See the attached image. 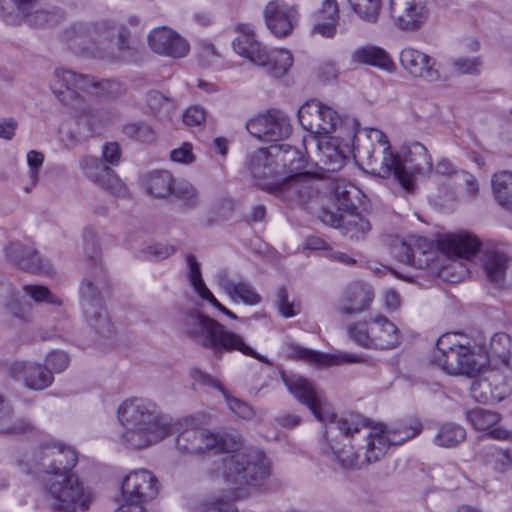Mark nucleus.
<instances>
[{
  "instance_id": "nucleus-4",
  "label": "nucleus",
  "mask_w": 512,
  "mask_h": 512,
  "mask_svg": "<svg viewBox=\"0 0 512 512\" xmlns=\"http://www.w3.org/2000/svg\"><path fill=\"white\" fill-rule=\"evenodd\" d=\"M117 415L125 429L122 440L133 449L147 448L175 430L170 417L163 414L155 402L146 398L125 400L119 406Z\"/></svg>"
},
{
  "instance_id": "nucleus-30",
  "label": "nucleus",
  "mask_w": 512,
  "mask_h": 512,
  "mask_svg": "<svg viewBox=\"0 0 512 512\" xmlns=\"http://www.w3.org/2000/svg\"><path fill=\"white\" fill-rule=\"evenodd\" d=\"M191 375L200 383L219 390L223 394L229 410L235 416L245 420L251 419L254 416V411L250 405L241 399L230 395L229 392L221 385V383L210 374L202 371L199 368H193L191 370Z\"/></svg>"
},
{
  "instance_id": "nucleus-58",
  "label": "nucleus",
  "mask_w": 512,
  "mask_h": 512,
  "mask_svg": "<svg viewBox=\"0 0 512 512\" xmlns=\"http://www.w3.org/2000/svg\"><path fill=\"white\" fill-rule=\"evenodd\" d=\"M23 290L25 296L29 295L36 302H46L53 305L62 304V301L43 285H25Z\"/></svg>"
},
{
  "instance_id": "nucleus-47",
  "label": "nucleus",
  "mask_w": 512,
  "mask_h": 512,
  "mask_svg": "<svg viewBox=\"0 0 512 512\" xmlns=\"http://www.w3.org/2000/svg\"><path fill=\"white\" fill-rule=\"evenodd\" d=\"M122 133L128 139L146 144L153 143L156 138L153 127L143 120L126 123L122 127Z\"/></svg>"
},
{
  "instance_id": "nucleus-40",
  "label": "nucleus",
  "mask_w": 512,
  "mask_h": 512,
  "mask_svg": "<svg viewBox=\"0 0 512 512\" xmlns=\"http://www.w3.org/2000/svg\"><path fill=\"white\" fill-rule=\"evenodd\" d=\"M279 146L283 147L279 156V165L282 166L280 174L283 176L309 174L305 171L307 166L306 158L298 149L284 144Z\"/></svg>"
},
{
  "instance_id": "nucleus-56",
  "label": "nucleus",
  "mask_w": 512,
  "mask_h": 512,
  "mask_svg": "<svg viewBox=\"0 0 512 512\" xmlns=\"http://www.w3.org/2000/svg\"><path fill=\"white\" fill-rule=\"evenodd\" d=\"M233 486L234 491L232 497H230L228 500H224L223 498L219 497L205 502L203 504V512H238V509L234 506L233 501L240 497L236 490L242 488L243 486Z\"/></svg>"
},
{
  "instance_id": "nucleus-7",
  "label": "nucleus",
  "mask_w": 512,
  "mask_h": 512,
  "mask_svg": "<svg viewBox=\"0 0 512 512\" xmlns=\"http://www.w3.org/2000/svg\"><path fill=\"white\" fill-rule=\"evenodd\" d=\"M117 28L109 21L102 20L97 23L77 24L68 29L64 37L72 42V48H79L81 53L90 54L93 57L113 60V53L108 51L111 46Z\"/></svg>"
},
{
  "instance_id": "nucleus-6",
  "label": "nucleus",
  "mask_w": 512,
  "mask_h": 512,
  "mask_svg": "<svg viewBox=\"0 0 512 512\" xmlns=\"http://www.w3.org/2000/svg\"><path fill=\"white\" fill-rule=\"evenodd\" d=\"M377 141L383 146V156L378 175L388 178L391 175L407 193L415 187V176L432 171V158L427 148L420 142L406 146L403 155L393 152L387 136L378 129H371Z\"/></svg>"
},
{
  "instance_id": "nucleus-21",
  "label": "nucleus",
  "mask_w": 512,
  "mask_h": 512,
  "mask_svg": "<svg viewBox=\"0 0 512 512\" xmlns=\"http://www.w3.org/2000/svg\"><path fill=\"white\" fill-rule=\"evenodd\" d=\"M9 375L21 381L30 390L40 391L49 387L54 380L46 366L29 361H14L8 368Z\"/></svg>"
},
{
  "instance_id": "nucleus-31",
  "label": "nucleus",
  "mask_w": 512,
  "mask_h": 512,
  "mask_svg": "<svg viewBox=\"0 0 512 512\" xmlns=\"http://www.w3.org/2000/svg\"><path fill=\"white\" fill-rule=\"evenodd\" d=\"M217 283L232 301L239 300L248 306H256L262 301L261 295L248 281H233L227 273H221L217 277Z\"/></svg>"
},
{
  "instance_id": "nucleus-15",
  "label": "nucleus",
  "mask_w": 512,
  "mask_h": 512,
  "mask_svg": "<svg viewBox=\"0 0 512 512\" xmlns=\"http://www.w3.org/2000/svg\"><path fill=\"white\" fill-rule=\"evenodd\" d=\"M389 11L394 26L403 32H418L430 17L428 0H390Z\"/></svg>"
},
{
  "instance_id": "nucleus-2",
  "label": "nucleus",
  "mask_w": 512,
  "mask_h": 512,
  "mask_svg": "<svg viewBox=\"0 0 512 512\" xmlns=\"http://www.w3.org/2000/svg\"><path fill=\"white\" fill-rule=\"evenodd\" d=\"M77 462L73 448L55 443L42 444L33 455L28 473L45 474V489L57 511L85 512L92 501L91 492L71 473Z\"/></svg>"
},
{
  "instance_id": "nucleus-1",
  "label": "nucleus",
  "mask_w": 512,
  "mask_h": 512,
  "mask_svg": "<svg viewBox=\"0 0 512 512\" xmlns=\"http://www.w3.org/2000/svg\"><path fill=\"white\" fill-rule=\"evenodd\" d=\"M203 432L202 439L194 440L189 453L200 454L213 450L220 455L221 473L229 485L260 486L271 474V464L266 454L248 447L240 433L196 428Z\"/></svg>"
},
{
  "instance_id": "nucleus-59",
  "label": "nucleus",
  "mask_w": 512,
  "mask_h": 512,
  "mask_svg": "<svg viewBox=\"0 0 512 512\" xmlns=\"http://www.w3.org/2000/svg\"><path fill=\"white\" fill-rule=\"evenodd\" d=\"M482 63L483 60L481 56L474 58L459 57L451 60L453 69L463 75L478 74Z\"/></svg>"
},
{
  "instance_id": "nucleus-20",
  "label": "nucleus",
  "mask_w": 512,
  "mask_h": 512,
  "mask_svg": "<svg viewBox=\"0 0 512 512\" xmlns=\"http://www.w3.org/2000/svg\"><path fill=\"white\" fill-rule=\"evenodd\" d=\"M5 254L8 261L23 271L44 275H52L54 272L47 259H42L37 251L19 241L11 242L5 248Z\"/></svg>"
},
{
  "instance_id": "nucleus-5",
  "label": "nucleus",
  "mask_w": 512,
  "mask_h": 512,
  "mask_svg": "<svg viewBox=\"0 0 512 512\" xmlns=\"http://www.w3.org/2000/svg\"><path fill=\"white\" fill-rule=\"evenodd\" d=\"M183 333L195 345L211 350L216 358H221L224 353L239 351L261 362H267L266 358L257 353L243 339L215 319L198 313H189L183 316Z\"/></svg>"
},
{
  "instance_id": "nucleus-63",
  "label": "nucleus",
  "mask_w": 512,
  "mask_h": 512,
  "mask_svg": "<svg viewBox=\"0 0 512 512\" xmlns=\"http://www.w3.org/2000/svg\"><path fill=\"white\" fill-rule=\"evenodd\" d=\"M44 161V155L36 150H30L27 153V164L29 166V176L33 183H36L39 180V169L42 167Z\"/></svg>"
},
{
  "instance_id": "nucleus-19",
  "label": "nucleus",
  "mask_w": 512,
  "mask_h": 512,
  "mask_svg": "<svg viewBox=\"0 0 512 512\" xmlns=\"http://www.w3.org/2000/svg\"><path fill=\"white\" fill-rule=\"evenodd\" d=\"M150 49L163 56L183 58L189 50V43L176 31L166 26L154 28L148 35Z\"/></svg>"
},
{
  "instance_id": "nucleus-53",
  "label": "nucleus",
  "mask_w": 512,
  "mask_h": 512,
  "mask_svg": "<svg viewBox=\"0 0 512 512\" xmlns=\"http://www.w3.org/2000/svg\"><path fill=\"white\" fill-rule=\"evenodd\" d=\"M81 118H85L88 124V130L92 133L107 124L112 116L110 113L102 109L84 108L80 114Z\"/></svg>"
},
{
  "instance_id": "nucleus-54",
  "label": "nucleus",
  "mask_w": 512,
  "mask_h": 512,
  "mask_svg": "<svg viewBox=\"0 0 512 512\" xmlns=\"http://www.w3.org/2000/svg\"><path fill=\"white\" fill-rule=\"evenodd\" d=\"M353 192H356V187L353 185H347L342 183L336 184L334 194L337 201L338 210H343L351 213L356 209V206L351 197V194Z\"/></svg>"
},
{
  "instance_id": "nucleus-8",
  "label": "nucleus",
  "mask_w": 512,
  "mask_h": 512,
  "mask_svg": "<svg viewBox=\"0 0 512 512\" xmlns=\"http://www.w3.org/2000/svg\"><path fill=\"white\" fill-rule=\"evenodd\" d=\"M348 334L356 344L365 348L391 350L401 343L398 327L381 314L351 324Z\"/></svg>"
},
{
  "instance_id": "nucleus-35",
  "label": "nucleus",
  "mask_w": 512,
  "mask_h": 512,
  "mask_svg": "<svg viewBox=\"0 0 512 512\" xmlns=\"http://www.w3.org/2000/svg\"><path fill=\"white\" fill-rule=\"evenodd\" d=\"M351 63L369 65L388 72L395 68L389 54L383 48L374 45H364L356 48L351 53Z\"/></svg>"
},
{
  "instance_id": "nucleus-32",
  "label": "nucleus",
  "mask_w": 512,
  "mask_h": 512,
  "mask_svg": "<svg viewBox=\"0 0 512 512\" xmlns=\"http://www.w3.org/2000/svg\"><path fill=\"white\" fill-rule=\"evenodd\" d=\"M374 298L372 289L362 283H354L345 291L339 312L343 315H354L366 311Z\"/></svg>"
},
{
  "instance_id": "nucleus-18",
  "label": "nucleus",
  "mask_w": 512,
  "mask_h": 512,
  "mask_svg": "<svg viewBox=\"0 0 512 512\" xmlns=\"http://www.w3.org/2000/svg\"><path fill=\"white\" fill-rule=\"evenodd\" d=\"M314 178L311 174L286 175L280 174L276 182L266 185L269 193L281 196L288 201L303 205L314 195Z\"/></svg>"
},
{
  "instance_id": "nucleus-22",
  "label": "nucleus",
  "mask_w": 512,
  "mask_h": 512,
  "mask_svg": "<svg viewBox=\"0 0 512 512\" xmlns=\"http://www.w3.org/2000/svg\"><path fill=\"white\" fill-rule=\"evenodd\" d=\"M470 393L476 401L481 403L500 402L512 393V387L502 374L490 367L487 376L472 384Z\"/></svg>"
},
{
  "instance_id": "nucleus-60",
  "label": "nucleus",
  "mask_w": 512,
  "mask_h": 512,
  "mask_svg": "<svg viewBox=\"0 0 512 512\" xmlns=\"http://www.w3.org/2000/svg\"><path fill=\"white\" fill-rule=\"evenodd\" d=\"M70 358L64 351H51L46 356L47 368L52 374L63 372L69 365Z\"/></svg>"
},
{
  "instance_id": "nucleus-42",
  "label": "nucleus",
  "mask_w": 512,
  "mask_h": 512,
  "mask_svg": "<svg viewBox=\"0 0 512 512\" xmlns=\"http://www.w3.org/2000/svg\"><path fill=\"white\" fill-rule=\"evenodd\" d=\"M461 353H463L464 356L460 358V365L462 367L459 371V375L476 377L480 375L486 368V365L489 364L488 353L483 354L476 352L468 345H463V351Z\"/></svg>"
},
{
  "instance_id": "nucleus-10",
  "label": "nucleus",
  "mask_w": 512,
  "mask_h": 512,
  "mask_svg": "<svg viewBox=\"0 0 512 512\" xmlns=\"http://www.w3.org/2000/svg\"><path fill=\"white\" fill-rule=\"evenodd\" d=\"M158 493L159 482L152 472L146 469L132 471L122 481L123 503L115 512H145V503L156 498Z\"/></svg>"
},
{
  "instance_id": "nucleus-46",
  "label": "nucleus",
  "mask_w": 512,
  "mask_h": 512,
  "mask_svg": "<svg viewBox=\"0 0 512 512\" xmlns=\"http://www.w3.org/2000/svg\"><path fill=\"white\" fill-rule=\"evenodd\" d=\"M352 11L364 22L377 23L382 7V0H347Z\"/></svg>"
},
{
  "instance_id": "nucleus-17",
  "label": "nucleus",
  "mask_w": 512,
  "mask_h": 512,
  "mask_svg": "<svg viewBox=\"0 0 512 512\" xmlns=\"http://www.w3.org/2000/svg\"><path fill=\"white\" fill-rule=\"evenodd\" d=\"M80 167L88 179L111 195L119 198L129 196L126 184L112 168L105 165L99 158L92 156L84 157L80 162Z\"/></svg>"
},
{
  "instance_id": "nucleus-9",
  "label": "nucleus",
  "mask_w": 512,
  "mask_h": 512,
  "mask_svg": "<svg viewBox=\"0 0 512 512\" xmlns=\"http://www.w3.org/2000/svg\"><path fill=\"white\" fill-rule=\"evenodd\" d=\"M109 291V282L102 268L91 278L82 281L79 289L80 304L90 326L98 333L110 332V321L103 304Z\"/></svg>"
},
{
  "instance_id": "nucleus-36",
  "label": "nucleus",
  "mask_w": 512,
  "mask_h": 512,
  "mask_svg": "<svg viewBox=\"0 0 512 512\" xmlns=\"http://www.w3.org/2000/svg\"><path fill=\"white\" fill-rule=\"evenodd\" d=\"M509 264L508 255L498 249L486 250L483 256V268L489 282L498 287L505 283L507 268Z\"/></svg>"
},
{
  "instance_id": "nucleus-37",
  "label": "nucleus",
  "mask_w": 512,
  "mask_h": 512,
  "mask_svg": "<svg viewBox=\"0 0 512 512\" xmlns=\"http://www.w3.org/2000/svg\"><path fill=\"white\" fill-rule=\"evenodd\" d=\"M291 350L297 358L323 366H332L339 363H358L362 361V358L355 354L341 353L339 355H330L300 345H292Z\"/></svg>"
},
{
  "instance_id": "nucleus-29",
  "label": "nucleus",
  "mask_w": 512,
  "mask_h": 512,
  "mask_svg": "<svg viewBox=\"0 0 512 512\" xmlns=\"http://www.w3.org/2000/svg\"><path fill=\"white\" fill-rule=\"evenodd\" d=\"M480 247V240L466 232L448 234L439 241V248L443 252L460 259H470L479 252Z\"/></svg>"
},
{
  "instance_id": "nucleus-51",
  "label": "nucleus",
  "mask_w": 512,
  "mask_h": 512,
  "mask_svg": "<svg viewBox=\"0 0 512 512\" xmlns=\"http://www.w3.org/2000/svg\"><path fill=\"white\" fill-rule=\"evenodd\" d=\"M198 56L201 65L220 69L224 66L222 54L208 40L198 43Z\"/></svg>"
},
{
  "instance_id": "nucleus-23",
  "label": "nucleus",
  "mask_w": 512,
  "mask_h": 512,
  "mask_svg": "<svg viewBox=\"0 0 512 512\" xmlns=\"http://www.w3.org/2000/svg\"><path fill=\"white\" fill-rule=\"evenodd\" d=\"M266 25L277 37L288 36L298 21L296 7L289 6L283 1H270L263 11Z\"/></svg>"
},
{
  "instance_id": "nucleus-55",
  "label": "nucleus",
  "mask_w": 512,
  "mask_h": 512,
  "mask_svg": "<svg viewBox=\"0 0 512 512\" xmlns=\"http://www.w3.org/2000/svg\"><path fill=\"white\" fill-rule=\"evenodd\" d=\"M56 17L57 14L54 11L40 8L39 5L36 9L29 12L22 22H26L31 27L39 28L55 23Z\"/></svg>"
},
{
  "instance_id": "nucleus-26",
  "label": "nucleus",
  "mask_w": 512,
  "mask_h": 512,
  "mask_svg": "<svg viewBox=\"0 0 512 512\" xmlns=\"http://www.w3.org/2000/svg\"><path fill=\"white\" fill-rule=\"evenodd\" d=\"M489 366L502 374L512 387V338L503 332L492 336L488 347Z\"/></svg>"
},
{
  "instance_id": "nucleus-16",
  "label": "nucleus",
  "mask_w": 512,
  "mask_h": 512,
  "mask_svg": "<svg viewBox=\"0 0 512 512\" xmlns=\"http://www.w3.org/2000/svg\"><path fill=\"white\" fill-rule=\"evenodd\" d=\"M246 129L252 136L263 141L283 140L291 133L288 117L277 109L250 119L246 123Z\"/></svg>"
},
{
  "instance_id": "nucleus-39",
  "label": "nucleus",
  "mask_w": 512,
  "mask_h": 512,
  "mask_svg": "<svg viewBox=\"0 0 512 512\" xmlns=\"http://www.w3.org/2000/svg\"><path fill=\"white\" fill-rule=\"evenodd\" d=\"M32 428L28 419L14 417L12 407L0 396V434H20Z\"/></svg>"
},
{
  "instance_id": "nucleus-3",
  "label": "nucleus",
  "mask_w": 512,
  "mask_h": 512,
  "mask_svg": "<svg viewBox=\"0 0 512 512\" xmlns=\"http://www.w3.org/2000/svg\"><path fill=\"white\" fill-rule=\"evenodd\" d=\"M281 379L295 399L307 406L314 417L324 424L323 435L329 442L333 456L340 466L345 469L360 468L358 455L351 445L344 444L342 448H338L334 444L337 433L350 437L365 427L360 416L349 414L338 417L328 400L318 393L310 380L302 376L281 373Z\"/></svg>"
},
{
  "instance_id": "nucleus-62",
  "label": "nucleus",
  "mask_w": 512,
  "mask_h": 512,
  "mask_svg": "<svg viewBox=\"0 0 512 512\" xmlns=\"http://www.w3.org/2000/svg\"><path fill=\"white\" fill-rule=\"evenodd\" d=\"M204 435L196 428L186 429L176 437V445L180 451L189 453V447H192L194 440L202 439Z\"/></svg>"
},
{
  "instance_id": "nucleus-38",
  "label": "nucleus",
  "mask_w": 512,
  "mask_h": 512,
  "mask_svg": "<svg viewBox=\"0 0 512 512\" xmlns=\"http://www.w3.org/2000/svg\"><path fill=\"white\" fill-rule=\"evenodd\" d=\"M41 0H0V16L10 25H19Z\"/></svg>"
},
{
  "instance_id": "nucleus-41",
  "label": "nucleus",
  "mask_w": 512,
  "mask_h": 512,
  "mask_svg": "<svg viewBox=\"0 0 512 512\" xmlns=\"http://www.w3.org/2000/svg\"><path fill=\"white\" fill-rule=\"evenodd\" d=\"M494 198L505 210L512 211V171L495 173L491 180Z\"/></svg>"
},
{
  "instance_id": "nucleus-45",
  "label": "nucleus",
  "mask_w": 512,
  "mask_h": 512,
  "mask_svg": "<svg viewBox=\"0 0 512 512\" xmlns=\"http://www.w3.org/2000/svg\"><path fill=\"white\" fill-rule=\"evenodd\" d=\"M268 60L260 66H266L271 77L281 78L287 74L293 64V56L286 49L267 52Z\"/></svg>"
},
{
  "instance_id": "nucleus-28",
  "label": "nucleus",
  "mask_w": 512,
  "mask_h": 512,
  "mask_svg": "<svg viewBox=\"0 0 512 512\" xmlns=\"http://www.w3.org/2000/svg\"><path fill=\"white\" fill-rule=\"evenodd\" d=\"M6 323L11 328H19L22 332L28 333L27 325L31 320V304L27 301L25 294L21 291L11 290L4 301Z\"/></svg>"
},
{
  "instance_id": "nucleus-33",
  "label": "nucleus",
  "mask_w": 512,
  "mask_h": 512,
  "mask_svg": "<svg viewBox=\"0 0 512 512\" xmlns=\"http://www.w3.org/2000/svg\"><path fill=\"white\" fill-rule=\"evenodd\" d=\"M466 418L472 423L475 429L485 431L486 435L490 438L497 440H507L511 437V433L501 427H496L501 420L500 414L476 408L466 412Z\"/></svg>"
},
{
  "instance_id": "nucleus-52",
  "label": "nucleus",
  "mask_w": 512,
  "mask_h": 512,
  "mask_svg": "<svg viewBox=\"0 0 512 512\" xmlns=\"http://www.w3.org/2000/svg\"><path fill=\"white\" fill-rule=\"evenodd\" d=\"M171 195L181 201L186 208H193L198 204V193L195 187L186 180L174 181Z\"/></svg>"
},
{
  "instance_id": "nucleus-25",
  "label": "nucleus",
  "mask_w": 512,
  "mask_h": 512,
  "mask_svg": "<svg viewBox=\"0 0 512 512\" xmlns=\"http://www.w3.org/2000/svg\"><path fill=\"white\" fill-rule=\"evenodd\" d=\"M456 334L446 333L436 341L432 362L449 375H459L463 344L456 341Z\"/></svg>"
},
{
  "instance_id": "nucleus-64",
  "label": "nucleus",
  "mask_w": 512,
  "mask_h": 512,
  "mask_svg": "<svg viewBox=\"0 0 512 512\" xmlns=\"http://www.w3.org/2000/svg\"><path fill=\"white\" fill-rule=\"evenodd\" d=\"M277 306L281 316L285 318L294 317L298 312L294 304L288 300V292L285 287H280L277 292Z\"/></svg>"
},
{
  "instance_id": "nucleus-11",
  "label": "nucleus",
  "mask_w": 512,
  "mask_h": 512,
  "mask_svg": "<svg viewBox=\"0 0 512 512\" xmlns=\"http://www.w3.org/2000/svg\"><path fill=\"white\" fill-rule=\"evenodd\" d=\"M421 431V422L414 420L409 424H399L387 430L369 432L366 436L365 463L378 461L390 446L401 445L419 435Z\"/></svg>"
},
{
  "instance_id": "nucleus-48",
  "label": "nucleus",
  "mask_w": 512,
  "mask_h": 512,
  "mask_svg": "<svg viewBox=\"0 0 512 512\" xmlns=\"http://www.w3.org/2000/svg\"><path fill=\"white\" fill-rule=\"evenodd\" d=\"M144 101L151 113L157 117L167 118L174 109L173 100L157 90L148 91Z\"/></svg>"
},
{
  "instance_id": "nucleus-13",
  "label": "nucleus",
  "mask_w": 512,
  "mask_h": 512,
  "mask_svg": "<svg viewBox=\"0 0 512 512\" xmlns=\"http://www.w3.org/2000/svg\"><path fill=\"white\" fill-rule=\"evenodd\" d=\"M103 83H97L94 78L78 74L71 70L59 68L54 71L51 89L60 102L75 106L79 102L80 92H88Z\"/></svg>"
},
{
  "instance_id": "nucleus-49",
  "label": "nucleus",
  "mask_w": 512,
  "mask_h": 512,
  "mask_svg": "<svg viewBox=\"0 0 512 512\" xmlns=\"http://www.w3.org/2000/svg\"><path fill=\"white\" fill-rule=\"evenodd\" d=\"M318 149L320 152V162L325 166V170L337 171L344 166L346 156L337 146L326 142L325 144H319Z\"/></svg>"
},
{
  "instance_id": "nucleus-57",
  "label": "nucleus",
  "mask_w": 512,
  "mask_h": 512,
  "mask_svg": "<svg viewBox=\"0 0 512 512\" xmlns=\"http://www.w3.org/2000/svg\"><path fill=\"white\" fill-rule=\"evenodd\" d=\"M412 238L408 240H396L391 246L392 255L401 263L415 265L416 250L411 247Z\"/></svg>"
},
{
  "instance_id": "nucleus-34",
  "label": "nucleus",
  "mask_w": 512,
  "mask_h": 512,
  "mask_svg": "<svg viewBox=\"0 0 512 512\" xmlns=\"http://www.w3.org/2000/svg\"><path fill=\"white\" fill-rule=\"evenodd\" d=\"M187 264L189 267V279L190 283L194 289V291L197 293V295L207 302H209L214 308H216L218 311L226 315L232 320L238 319V316L227 309L224 305H222L212 294V292L208 289V287L205 285L202 273L200 269V264L197 261V258L194 255H188L187 256Z\"/></svg>"
},
{
  "instance_id": "nucleus-44",
  "label": "nucleus",
  "mask_w": 512,
  "mask_h": 512,
  "mask_svg": "<svg viewBox=\"0 0 512 512\" xmlns=\"http://www.w3.org/2000/svg\"><path fill=\"white\" fill-rule=\"evenodd\" d=\"M174 178L168 171H155L145 180L146 191L155 198H166L172 194Z\"/></svg>"
},
{
  "instance_id": "nucleus-27",
  "label": "nucleus",
  "mask_w": 512,
  "mask_h": 512,
  "mask_svg": "<svg viewBox=\"0 0 512 512\" xmlns=\"http://www.w3.org/2000/svg\"><path fill=\"white\" fill-rule=\"evenodd\" d=\"M237 31L239 35L232 41L234 51L255 65L265 63L268 60L267 51L256 39L251 25L239 24Z\"/></svg>"
},
{
  "instance_id": "nucleus-24",
  "label": "nucleus",
  "mask_w": 512,
  "mask_h": 512,
  "mask_svg": "<svg viewBox=\"0 0 512 512\" xmlns=\"http://www.w3.org/2000/svg\"><path fill=\"white\" fill-rule=\"evenodd\" d=\"M399 61L403 69L412 77L421 78L428 82L440 80L441 76L438 69H436V60L417 49L404 48L400 52Z\"/></svg>"
},
{
  "instance_id": "nucleus-50",
  "label": "nucleus",
  "mask_w": 512,
  "mask_h": 512,
  "mask_svg": "<svg viewBox=\"0 0 512 512\" xmlns=\"http://www.w3.org/2000/svg\"><path fill=\"white\" fill-rule=\"evenodd\" d=\"M485 457L498 472L504 473L512 468V454L509 450L491 445L485 448Z\"/></svg>"
},
{
  "instance_id": "nucleus-12",
  "label": "nucleus",
  "mask_w": 512,
  "mask_h": 512,
  "mask_svg": "<svg viewBox=\"0 0 512 512\" xmlns=\"http://www.w3.org/2000/svg\"><path fill=\"white\" fill-rule=\"evenodd\" d=\"M281 150L283 147L272 145L268 148L257 149L246 158V169L264 191L268 192L266 185H272L280 176L278 166Z\"/></svg>"
},
{
  "instance_id": "nucleus-43",
  "label": "nucleus",
  "mask_w": 512,
  "mask_h": 512,
  "mask_svg": "<svg viewBox=\"0 0 512 512\" xmlns=\"http://www.w3.org/2000/svg\"><path fill=\"white\" fill-rule=\"evenodd\" d=\"M466 438V430L456 423H442L438 426L433 438L435 445L443 448H453Z\"/></svg>"
},
{
  "instance_id": "nucleus-61",
  "label": "nucleus",
  "mask_w": 512,
  "mask_h": 512,
  "mask_svg": "<svg viewBox=\"0 0 512 512\" xmlns=\"http://www.w3.org/2000/svg\"><path fill=\"white\" fill-rule=\"evenodd\" d=\"M144 258H149L154 261H161L175 253L173 246L156 243L147 247V250L141 251Z\"/></svg>"
},
{
  "instance_id": "nucleus-14",
  "label": "nucleus",
  "mask_w": 512,
  "mask_h": 512,
  "mask_svg": "<svg viewBox=\"0 0 512 512\" xmlns=\"http://www.w3.org/2000/svg\"><path fill=\"white\" fill-rule=\"evenodd\" d=\"M301 126L315 135L333 133L342 123V118L333 108L315 99L307 101L298 110Z\"/></svg>"
}]
</instances>
